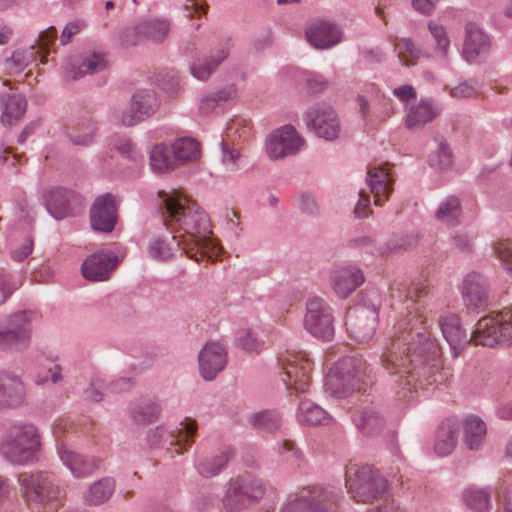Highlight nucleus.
<instances>
[{
    "label": "nucleus",
    "instance_id": "24",
    "mask_svg": "<svg viewBox=\"0 0 512 512\" xmlns=\"http://www.w3.org/2000/svg\"><path fill=\"white\" fill-rule=\"evenodd\" d=\"M491 48L490 38L475 24L465 26L463 57L469 63H477L486 57Z\"/></svg>",
    "mask_w": 512,
    "mask_h": 512
},
{
    "label": "nucleus",
    "instance_id": "60",
    "mask_svg": "<svg viewBox=\"0 0 512 512\" xmlns=\"http://www.w3.org/2000/svg\"><path fill=\"white\" fill-rule=\"evenodd\" d=\"M33 249V241L31 238H25L20 247L11 251V257L16 261H22L28 257Z\"/></svg>",
    "mask_w": 512,
    "mask_h": 512
},
{
    "label": "nucleus",
    "instance_id": "23",
    "mask_svg": "<svg viewBox=\"0 0 512 512\" xmlns=\"http://www.w3.org/2000/svg\"><path fill=\"white\" fill-rule=\"evenodd\" d=\"M307 41L317 49H329L341 42L342 32L337 24L328 20H317L306 30Z\"/></svg>",
    "mask_w": 512,
    "mask_h": 512
},
{
    "label": "nucleus",
    "instance_id": "50",
    "mask_svg": "<svg viewBox=\"0 0 512 512\" xmlns=\"http://www.w3.org/2000/svg\"><path fill=\"white\" fill-rule=\"evenodd\" d=\"M62 369L55 362H49L47 366L42 367L34 376V383L37 386H43L49 382L55 384L62 380Z\"/></svg>",
    "mask_w": 512,
    "mask_h": 512
},
{
    "label": "nucleus",
    "instance_id": "33",
    "mask_svg": "<svg viewBox=\"0 0 512 512\" xmlns=\"http://www.w3.org/2000/svg\"><path fill=\"white\" fill-rule=\"evenodd\" d=\"M358 429L367 436H377L386 426L383 416L373 407L365 408L353 416Z\"/></svg>",
    "mask_w": 512,
    "mask_h": 512
},
{
    "label": "nucleus",
    "instance_id": "40",
    "mask_svg": "<svg viewBox=\"0 0 512 512\" xmlns=\"http://www.w3.org/2000/svg\"><path fill=\"white\" fill-rule=\"evenodd\" d=\"M160 406L150 398L136 400L130 407V415L134 422L147 424L158 419Z\"/></svg>",
    "mask_w": 512,
    "mask_h": 512
},
{
    "label": "nucleus",
    "instance_id": "64",
    "mask_svg": "<svg viewBox=\"0 0 512 512\" xmlns=\"http://www.w3.org/2000/svg\"><path fill=\"white\" fill-rule=\"evenodd\" d=\"M499 512H512V492L505 490L499 495Z\"/></svg>",
    "mask_w": 512,
    "mask_h": 512
},
{
    "label": "nucleus",
    "instance_id": "43",
    "mask_svg": "<svg viewBox=\"0 0 512 512\" xmlns=\"http://www.w3.org/2000/svg\"><path fill=\"white\" fill-rule=\"evenodd\" d=\"M491 487L471 486L463 492L466 505L476 512H489L491 509Z\"/></svg>",
    "mask_w": 512,
    "mask_h": 512
},
{
    "label": "nucleus",
    "instance_id": "39",
    "mask_svg": "<svg viewBox=\"0 0 512 512\" xmlns=\"http://www.w3.org/2000/svg\"><path fill=\"white\" fill-rule=\"evenodd\" d=\"M297 419L301 424L312 426L329 424L331 420L330 416L323 408L309 400L300 402L297 411Z\"/></svg>",
    "mask_w": 512,
    "mask_h": 512
},
{
    "label": "nucleus",
    "instance_id": "58",
    "mask_svg": "<svg viewBox=\"0 0 512 512\" xmlns=\"http://www.w3.org/2000/svg\"><path fill=\"white\" fill-rule=\"evenodd\" d=\"M300 210L308 216H316L319 213V205L312 194L302 193L299 198Z\"/></svg>",
    "mask_w": 512,
    "mask_h": 512
},
{
    "label": "nucleus",
    "instance_id": "51",
    "mask_svg": "<svg viewBox=\"0 0 512 512\" xmlns=\"http://www.w3.org/2000/svg\"><path fill=\"white\" fill-rule=\"evenodd\" d=\"M37 54L38 51H36L35 46H31L24 50H17L12 54L10 59L7 60V63L10 68L15 69L16 71H22L30 63L36 60Z\"/></svg>",
    "mask_w": 512,
    "mask_h": 512
},
{
    "label": "nucleus",
    "instance_id": "37",
    "mask_svg": "<svg viewBox=\"0 0 512 512\" xmlns=\"http://www.w3.org/2000/svg\"><path fill=\"white\" fill-rule=\"evenodd\" d=\"M115 490V481L111 477H104L90 485L84 493L87 505L97 506L110 499Z\"/></svg>",
    "mask_w": 512,
    "mask_h": 512
},
{
    "label": "nucleus",
    "instance_id": "36",
    "mask_svg": "<svg viewBox=\"0 0 512 512\" xmlns=\"http://www.w3.org/2000/svg\"><path fill=\"white\" fill-rule=\"evenodd\" d=\"M237 95L235 85H229L200 99L199 112L202 115H210L217 111L226 101L234 99Z\"/></svg>",
    "mask_w": 512,
    "mask_h": 512
},
{
    "label": "nucleus",
    "instance_id": "16",
    "mask_svg": "<svg viewBox=\"0 0 512 512\" xmlns=\"http://www.w3.org/2000/svg\"><path fill=\"white\" fill-rule=\"evenodd\" d=\"M179 426L177 433L167 431L164 426H157L148 432V443L150 446L168 443L171 446H176V453L181 454L185 446H190L193 443L197 426L195 421L191 419H185Z\"/></svg>",
    "mask_w": 512,
    "mask_h": 512
},
{
    "label": "nucleus",
    "instance_id": "25",
    "mask_svg": "<svg viewBox=\"0 0 512 512\" xmlns=\"http://www.w3.org/2000/svg\"><path fill=\"white\" fill-rule=\"evenodd\" d=\"M330 283L337 296L347 298L364 283V275L357 266H341L331 272Z\"/></svg>",
    "mask_w": 512,
    "mask_h": 512
},
{
    "label": "nucleus",
    "instance_id": "2",
    "mask_svg": "<svg viewBox=\"0 0 512 512\" xmlns=\"http://www.w3.org/2000/svg\"><path fill=\"white\" fill-rule=\"evenodd\" d=\"M438 325L453 356L457 357L470 341L489 347L511 343L512 307H506L501 311L492 312L482 317L477 322L470 339L467 338L461 327L460 318L456 314H442L438 319Z\"/></svg>",
    "mask_w": 512,
    "mask_h": 512
},
{
    "label": "nucleus",
    "instance_id": "32",
    "mask_svg": "<svg viewBox=\"0 0 512 512\" xmlns=\"http://www.w3.org/2000/svg\"><path fill=\"white\" fill-rule=\"evenodd\" d=\"M108 67V60L104 53L93 52L84 56L81 62H74L68 68V74L73 80H77L87 74H95L104 71Z\"/></svg>",
    "mask_w": 512,
    "mask_h": 512
},
{
    "label": "nucleus",
    "instance_id": "63",
    "mask_svg": "<svg viewBox=\"0 0 512 512\" xmlns=\"http://www.w3.org/2000/svg\"><path fill=\"white\" fill-rule=\"evenodd\" d=\"M393 95L401 102H408L416 97V91L411 85H403L393 90Z\"/></svg>",
    "mask_w": 512,
    "mask_h": 512
},
{
    "label": "nucleus",
    "instance_id": "45",
    "mask_svg": "<svg viewBox=\"0 0 512 512\" xmlns=\"http://www.w3.org/2000/svg\"><path fill=\"white\" fill-rule=\"evenodd\" d=\"M171 144L155 145L150 152V166L153 171L164 173L173 169L177 164L172 154Z\"/></svg>",
    "mask_w": 512,
    "mask_h": 512
},
{
    "label": "nucleus",
    "instance_id": "29",
    "mask_svg": "<svg viewBox=\"0 0 512 512\" xmlns=\"http://www.w3.org/2000/svg\"><path fill=\"white\" fill-rule=\"evenodd\" d=\"M230 45L221 44L215 48L207 57L199 58L190 66V73L198 80L205 81L228 58Z\"/></svg>",
    "mask_w": 512,
    "mask_h": 512
},
{
    "label": "nucleus",
    "instance_id": "18",
    "mask_svg": "<svg viewBox=\"0 0 512 512\" xmlns=\"http://www.w3.org/2000/svg\"><path fill=\"white\" fill-rule=\"evenodd\" d=\"M331 497L332 492L326 488H305L282 508V512H328L324 501Z\"/></svg>",
    "mask_w": 512,
    "mask_h": 512
},
{
    "label": "nucleus",
    "instance_id": "8",
    "mask_svg": "<svg viewBox=\"0 0 512 512\" xmlns=\"http://www.w3.org/2000/svg\"><path fill=\"white\" fill-rule=\"evenodd\" d=\"M282 369L281 380L289 391L305 393L308 391L312 362L306 352H286L278 359Z\"/></svg>",
    "mask_w": 512,
    "mask_h": 512
},
{
    "label": "nucleus",
    "instance_id": "42",
    "mask_svg": "<svg viewBox=\"0 0 512 512\" xmlns=\"http://www.w3.org/2000/svg\"><path fill=\"white\" fill-rule=\"evenodd\" d=\"M171 144L176 164L196 161L200 157L199 143L190 137L176 139Z\"/></svg>",
    "mask_w": 512,
    "mask_h": 512
},
{
    "label": "nucleus",
    "instance_id": "26",
    "mask_svg": "<svg viewBox=\"0 0 512 512\" xmlns=\"http://www.w3.org/2000/svg\"><path fill=\"white\" fill-rule=\"evenodd\" d=\"M92 228L96 231L109 233L116 224V207L110 194L99 196L90 210Z\"/></svg>",
    "mask_w": 512,
    "mask_h": 512
},
{
    "label": "nucleus",
    "instance_id": "27",
    "mask_svg": "<svg viewBox=\"0 0 512 512\" xmlns=\"http://www.w3.org/2000/svg\"><path fill=\"white\" fill-rule=\"evenodd\" d=\"M176 247L180 248L188 258L194 259L196 262L200 261L197 252L193 251L186 238H178L175 235L171 236L170 240L160 237L152 240L148 247V254L156 261H167L173 257V251Z\"/></svg>",
    "mask_w": 512,
    "mask_h": 512
},
{
    "label": "nucleus",
    "instance_id": "20",
    "mask_svg": "<svg viewBox=\"0 0 512 512\" xmlns=\"http://www.w3.org/2000/svg\"><path fill=\"white\" fill-rule=\"evenodd\" d=\"M462 300L470 310H483L489 304V286L486 279L479 273H468L462 284Z\"/></svg>",
    "mask_w": 512,
    "mask_h": 512
},
{
    "label": "nucleus",
    "instance_id": "9",
    "mask_svg": "<svg viewBox=\"0 0 512 512\" xmlns=\"http://www.w3.org/2000/svg\"><path fill=\"white\" fill-rule=\"evenodd\" d=\"M31 338V313L19 311L9 315L0 324V350L21 351L29 346Z\"/></svg>",
    "mask_w": 512,
    "mask_h": 512
},
{
    "label": "nucleus",
    "instance_id": "14",
    "mask_svg": "<svg viewBox=\"0 0 512 512\" xmlns=\"http://www.w3.org/2000/svg\"><path fill=\"white\" fill-rule=\"evenodd\" d=\"M304 145V139L292 125H284L269 134L265 149L272 160L283 159L297 154Z\"/></svg>",
    "mask_w": 512,
    "mask_h": 512
},
{
    "label": "nucleus",
    "instance_id": "3",
    "mask_svg": "<svg viewBox=\"0 0 512 512\" xmlns=\"http://www.w3.org/2000/svg\"><path fill=\"white\" fill-rule=\"evenodd\" d=\"M160 207L164 209L165 224L177 225L186 236L194 252L204 250L211 243L210 221L199 205L184 192L172 189L160 191Z\"/></svg>",
    "mask_w": 512,
    "mask_h": 512
},
{
    "label": "nucleus",
    "instance_id": "53",
    "mask_svg": "<svg viewBox=\"0 0 512 512\" xmlns=\"http://www.w3.org/2000/svg\"><path fill=\"white\" fill-rule=\"evenodd\" d=\"M430 165L445 170L452 165V152L448 145L441 142L437 151L430 158Z\"/></svg>",
    "mask_w": 512,
    "mask_h": 512
},
{
    "label": "nucleus",
    "instance_id": "12",
    "mask_svg": "<svg viewBox=\"0 0 512 512\" xmlns=\"http://www.w3.org/2000/svg\"><path fill=\"white\" fill-rule=\"evenodd\" d=\"M378 324V309L374 304L356 305L346 315L345 325L350 335L359 342L371 339Z\"/></svg>",
    "mask_w": 512,
    "mask_h": 512
},
{
    "label": "nucleus",
    "instance_id": "35",
    "mask_svg": "<svg viewBox=\"0 0 512 512\" xmlns=\"http://www.w3.org/2000/svg\"><path fill=\"white\" fill-rule=\"evenodd\" d=\"M2 105L1 121L4 125H13L19 121L24 115L27 102L26 99L19 94H3L0 96Z\"/></svg>",
    "mask_w": 512,
    "mask_h": 512
},
{
    "label": "nucleus",
    "instance_id": "62",
    "mask_svg": "<svg viewBox=\"0 0 512 512\" xmlns=\"http://www.w3.org/2000/svg\"><path fill=\"white\" fill-rule=\"evenodd\" d=\"M57 38V30L54 26L47 28L39 35V49H47L50 44L54 43Z\"/></svg>",
    "mask_w": 512,
    "mask_h": 512
},
{
    "label": "nucleus",
    "instance_id": "28",
    "mask_svg": "<svg viewBox=\"0 0 512 512\" xmlns=\"http://www.w3.org/2000/svg\"><path fill=\"white\" fill-rule=\"evenodd\" d=\"M57 452L62 463L76 478L91 475L97 470L99 460L95 457H85L67 447L65 444L57 446Z\"/></svg>",
    "mask_w": 512,
    "mask_h": 512
},
{
    "label": "nucleus",
    "instance_id": "38",
    "mask_svg": "<svg viewBox=\"0 0 512 512\" xmlns=\"http://www.w3.org/2000/svg\"><path fill=\"white\" fill-rule=\"evenodd\" d=\"M170 21L164 18L149 19L140 22L135 27L139 36L146 37L155 42H163L170 32Z\"/></svg>",
    "mask_w": 512,
    "mask_h": 512
},
{
    "label": "nucleus",
    "instance_id": "47",
    "mask_svg": "<svg viewBox=\"0 0 512 512\" xmlns=\"http://www.w3.org/2000/svg\"><path fill=\"white\" fill-rule=\"evenodd\" d=\"M250 424L259 431L273 433L280 429L282 419L274 410H263L249 417Z\"/></svg>",
    "mask_w": 512,
    "mask_h": 512
},
{
    "label": "nucleus",
    "instance_id": "15",
    "mask_svg": "<svg viewBox=\"0 0 512 512\" xmlns=\"http://www.w3.org/2000/svg\"><path fill=\"white\" fill-rule=\"evenodd\" d=\"M159 105L160 101L155 91L137 90L131 97L130 106L121 114V124L127 127L134 126L156 113Z\"/></svg>",
    "mask_w": 512,
    "mask_h": 512
},
{
    "label": "nucleus",
    "instance_id": "61",
    "mask_svg": "<svg viewBox=\"0 0 512 512\" xmlns=\"http://www.w3.org/2000/svg\"><path fill=\"white\" fill-rule=\"evenodd\" d=\"M306 83H307L308 90L313 93L323 91L328 85L327 80L320 74L310 75L307 78Z\"/></svg>",
    "mask_w": 512,
    "mask_h": 512
},
{
    "label": "nucleus",
    "instance_id": "4",
    "mask_svg": "<svg viewBox=\"0 0 512 512\" xmlns=\"http://www.w3.org/2000/svg\"><path fill=\"white\" fill-rule=\"evenodd\" d=\"M18 484L24 500L41 505L45 512H57L66 493L58 477L49 471L21 473Z\"/></svg>",
    "mask_w": 512,
    "mask_h": 512
},
{
    "label": "nucleus",
    "instance_id": "22",
    "mask_svg": "<svg viewBox=\"0 0 512 512\" xmlns=\"http://www.w3.org/2000/svg\"><path fill=\"white\" fill-rule=\"evenodd\" d=\"M226 360V351L220 343H207L198 356L199 371L203 379L213 380L224 369Z\"/></svg>",
    "mask_w": 512,
    "mask_h": 512
},
{
    "label": "nucleus",
    "instance_id": "57",
    "mask_svg": "<svg viewBox=\"0 0 512 512\" xmlns=\"http://www.w3.org/2000/svg\"><path fill=\"white\" fill-rule=\"evenodd\" d=\"M111 145L124 157L133 159L135 161L137 160V153L134 149V146L130 139L127 137H115L112 140Z\"/></svg>",
    "mask_w": 512,
    "mask_h": 512
},
{
    "label": "nucleus",
    "instance_id": "31",
    "mask_svg": "<svg viewBox=\"0 0 512 512\" xmlns=\"http://www.w3.org/2000/svg\"><path fill=\"white\" fill-rule=\"evenodd\" d=\"M486 423L478 416L468 415L463 420V440L470 450H479L486 439Z\"/></svg>",
    "mask_w": 512,
    "mask_h": 512
},
{
    "label": "nucleus",
    "instance_id": "19",
    "mask_svg": "<svg viewBox=\"0 0 512 512\" xmlns=\"http://www.w3.org/2000/svg\"><path fill=\"white\" fill-rule=\"evenodd\" d=\"M26 396L22 378L15 373L0 370V411L23 406Z\"/></svg>",
    "mask_w": 512,
    "mask_h": 512
},
{
    "label": "nucleus",
    "instance_id": "59",
    "mask_svg": "<svg viewBox=\"0 0 512 512\" xmlns=\"http://www.w3.org/2000/svg\"><path fill=\"white\" fill-rule=\"evenodd\" d=\"M85 27L83 21H73L65 25L60 36V42L62 45H67L72 38L79 34L80 31Z\"/></svg>",
    "mask_w": 512,
    "mask_h": 512
},
{
    "label": "nucleus",
    "instance_id": "6",
    "mask_svg": "<svg viewBox=\"0 0 512 512\" xmlns=\"http://www.w3.org/2000/svg\"><path fill=\"white\" fill-rule=\"evenodd\" d=\"M348 492L358 502H370L381 497L388 488L387 480L370 466H351L346 470Z\"/></svg>",
    "mask_w": 512,
    "mask_h": 512
},
{
    "label": "nucleus",
    "instance_id": "21",
    "mask_svg": "<svg viewBox=\"0 0 512 512\" xmlns=\"http://www.w3.org/2000/svg\"><path fill=\"white\" fill-rule=\"evenodd\" d=\"M117 265L118 258L113 252L98 251L83 261L81 272L83 277L89 281H106Z\"/></svg>",
    "mask_w": 512,
    "mask_h": 512
},
{
    "label": "nucleus",
    "instance_id": "17",
    "mask_svg": "<svg viewBox=\"0 0 512 512\" xmlns=\"http://www.w3.org/2000/svg\"><path fill=\"white\" fill-rule=\"evenodd\" d=\"M44 199L47 211L57 220L76 214L82 206L79 194L61 187L47 191Z\"/></svg>",
    "mask_w": 512,
    "mask_h": 512
},
{
    "label": "nucleus",
    "instance_id": "41",
    "mask_svg": "<svg viewBox=\"0 0 512 512\" xmlns=\"http://www.w3.org/2000/svg\"><path fill=\"white\" fill-rule=\"evenodd\" d=\"M458 428L455 423L446 421L437 431L434 450L439 456L449 455L455 448Z\"/></svg>",
    "mask_w": 512,
    "mask_h": 512
},
{
    "label": "nucleus",
    "instance_id": "54",
    "mask_svg": "<svg viewBox=\"0 0 512 512\" xmlns=\"http://www.w3.org/2000/svg\"><path fill=\"white\" fill-rule=\"evenodd\" d=\"M476 93V81L469 80L449 89V95L455 99H467Z\"/></svg>",
    "mask_w": 512,
    "mask_h": 512
},
{
    "label": "nucleus",
    "instance_id": "5",
    "mask_svg": "<svg viewBox=\"0 0 512 512\" xmlns=\"http://www.w3.org/2000/svg\"><path fill=\"white\" fill-rule=\"evenodd\" d=\"M41 436L36 425L16 422L0 444L1 454L12 464L25 465L37 460Z\"/></svg>",
    "mask_w": 512,
    "mask_h": 512
},
{
    "label": "nucleus",
    "instance_id": "56",
    "mask_svg": "<svg viewBox=\"0 0 512 512\" xmlns=\"http://www.w3.org/2000/svg\"><path fill=\"white\" fill-rule=\"evenodd\" d=\"M237 341L241 348L249 352L258 353L263 347V342L259 340L256 334L251 330L246 331L243 336L238 338Z\"/></svg>",
    "mask_w": 512,
    "mask_h": 512
},
{
    "label": "nucleus",
    "instance_id": "48",
    "mask_svg": "<svg viewBox=\"0 0 512 512\" xmlns=\"http://www.w3.org/2000/svg\"><path fill=\"white\" fill-rule=\"evenodd\" d=\"M419 237L416 233H407L389 239L383 246L378 249L379 255L396 254L415 247Z\"/></svg>",
    "mask_w": 512,
    "mask_h": 512
},
{
    "label": "nucleus",
    "instance_id": "49",
    "mask_svg": "<svg viewBox=\"0 0 512 512\" xmlns=\"http://www.w3.org/2000/svg\"><path fill=\"white\" fill-rule=\"evenodd\" d=\"M428 30L435 42V53L439 55L442 59H447L449 47H450V39L447 34V30L445 26L430 21L428 23Z\"/></svg>",
    "mask_w": 512,
    "mask_h": 512
},
{
    "label": "nucleus",
    "instance_id": "52",
    "mask_svg": "<svg viewBox=\"0 0 512 512\" xmlns=\"http://www.w3.org/2000/svg\"><path fill=\"white\" fill-rule=\"evenodd\" d=\"M96 125L89 121L83 131L78 130L68 135L71 143L76 146H89L94 143L96 136Z\"/></svg>",
    "mask_w": 512,
    "mask_h": 512
},
{
    "label": "nucleus",
    "instance_id": "11",
    "mask_svg": "<svg viewBox=\"0 0 512 512\" xmlns=\"http://www.w3.org/2000/svg\"><path fill=\"white\" fill-rule=\"evenodd\" d=\"M304 327L314 337L329 341L334 336V315L329 304L319 297L306 303Z\"/></svg>",
    "mask_w": 512,
    "mask_h": 512
},
{
    "label": "nucleus",
    "instance_id": "55",
    "mask_svg": "<svg viewBox=\"0 0 512 512\" xmlns=\"http://www.w3.org/2000/svg\"><path fill=\"white\" fill-rule=\"evenodd\" d=\"M495 251L503 262L505 269L512 276V240H505L497 243Z\"/></svg>",
    "mask_w": 512,
    "mask_h": 512
},
{
    "label": "nucleus",
    "instance_id": "34",
    "mask_svg": "<svg viewBox=\"0 0 512 512\" xmlns=\"http://www.w3.org/2000/svg\"><path fill=\"white\" fill-rule=\"evenodd\" d=\"M440 110L430 99H422L416 105L411 106L407 117L408 129L419 128L431 122L439 114Z\"/></svg>",
    "mask_w": 512,
    "mask_h": 512
},
{
    "label": "nucleus",
    "instance_id": "1",
    "mask_svg": "<svg viewBox=\"0 0 512 512\" xmlns=\"http://www.w3.org/2000/svg\"><path fill=\"white\" fill-rule=\"evenodd\" d=\"M384 368L397 375L395 382L411 387L443 384L451 376L449 369L442 367L441 350L424 327L419 314H409L399 324L394 338L381 355Z\"/></svg>",
    "mask_w": 512,
    "mask_h": 512
},
{
    "label": "nucleus",
    "instance_id": "30",
    "mask_svg": "<svg viewBox=\"0 0 512 512\" xmlns=\"http://www.w3.org/2000/svg\"><path fill=\"white\" fill-rule=\"evenodd\" d=\"M370 192L374 195V204L381 206L392 192V178L384 167H371L367 171Z\"/></svg>",
    "mask_w": 512,
    "mask_h": 512
},
{
    "label": "nucleus",
    "instance_id": "13",
    "mask_svg": "<svg viewBox=\"0 0 512 512\" xmlns=\"http://www.w3.org/2000/svg\"><path fill=\"white\" fill-rule=\"evenodd\" d=\"M307 127L319 138L332 141L338 138L341 127L334 109L327 104L310 107L304 114Z\"/></svg>",
    "mask_w": 512,
    "mask_h": 512
},
{
    "label": "nucleus",
    "instance_id": "10",
    "mask_svg": "<svg viewBox=\"0 0 512 512\" xmlns=\"http://www.w3.org/2000/svg\"><path fill=\"white\" fill-rule=\"evenodd\" d=\"M264 493L265 486L260 479L241 475L230 480L224 504L229 510H240L261 499Z\"/></svg>",
    "mask_w": 512,
    "mask_h": 512
},
{
    "label": "nucleus",
    "instance_id": "46",
    "mask_svg": "<svg viewBox=\"0 0 512 512\" xmlns=\"http://www.w3.org/2000/svg\"><path fill=\"white\" fill-rule=\"evenodd\" d=\"M462 214L460 200L456 196H448L443 199L436 210L435 217L438 221L452 226L459 223Z\"/></svg>",
    "mask_w": 512,
    "mask_h": 512
},
{
    "label": "nucleus",
    "instance_id": "44",
    "mask_svg": "<svg viewBox=\"0 0 512 512\" xmlns=\"http://www.w3.org/2000/svg\"><path fill=\"white\" fill-rule=\"evenodd\" d=\"M232 451L225 449L218 455L211 458H204L195 463L199 475L204 478H211L218 475L231 459Z\"/></svg>",
    "mask_w": 512,
    "mask_h": 512
},
{
    "label": "nucleus",
    "instance_id": "7",
    "mask_svg": "<svg viewBox=\"0 0 512 512\" xmlns=\"http://www.w3.org/2000/svg\"><path fill=\"white\" fill-rule=\"evenodd\" d=\"M364 376L357 361L345 357L329 369L325 380V389L336 398H343L360 388Z\"/></svg>",
    "mask_w": 512,
    "mask_h": 512
}]
</instances>
